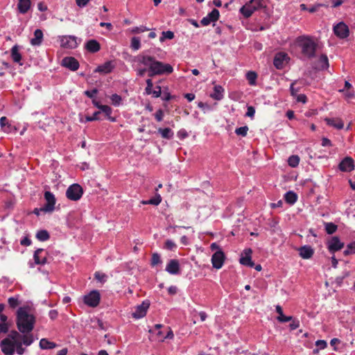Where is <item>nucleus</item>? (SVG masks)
Segmentation results:
<instances>
[{
    "instance_id": "50",
    "label": "nucleus",
    "mask_w": 355,
    "mask_h": 355,
    "mask_svg": "<svg viewBox=\"0 0 355 355\" xmlns=\"http://www.w3.org/2000/svg\"><path fill=\"white\" fill-rule=\"evenodd\" d=\"M101 114V111H97L94 113L92 116H87L85 117V122H89V121H97L99 120L98 115Z\"/></svg>"
},
{
    "instance_id": "11",
    "label": "nucleus",
    "mask_w": 355,
    "mask_h": 355,
    "mask_svg": "<svg viewBox=\"0 0 355 355\" xmlns=\"http://www.w3.org/2000/svg\"><path fill=\"white\" fill-rule=\"evenodd\" d=\"M252 250L250 248H246L243 250L239 262L241 264L252 268L254 266V263L252 261Z\"/></svg>"
},
{
    "instance_id": "59",
    "label": "nucleus",
    "mask_w": 355,
    "mask_h": 355,
    "mask_svg": "<svg viewBox=\"0 0 355 355\" xmlns=\"http://www.w3.org/2000/svg\"><path fill=\"white\" fill-rule=\"evenodd\" d=\"M10 337L12 339V341L20 340L19 339L21 338V335H20V334L17 331H12L10 334Z\"/></svg>"
},
{
    "instance_id": "19",
    "label": "nucleus",
    "mask_w": 355,
    "mask_h": 355,
    "mask_svg": "<svg viewBox=\"0 0 355 355\" xmlns=\"http://www.w3.org/2000/svg\"><path fill=\"white\" fill-rule=\"evenodd\" d=\"M343 246L344 243L337 236H334L329 243L328 248L331 252H336L341 250Z\"/></svg>"
},
{
    "instance_id": "23",
    "label": "nucleus",
    "mask_w": 355,
    "mask_h": 355,
    "mask_svg": "<svg viewBox=\"0 0 355 355\" xmlns=\"http://www.w3.org/2000/svg\"><path fill=\"white\" fill-rule=\"evenodd\" d=\"M325 121L327 122V125L332 126L338 130H341L344 127L343 121L338 118H327L325 119Z\"/></svg>"
},
{
    "instance_id": "33",
    "label": "nucleus",
    "mask_w": 355,
    "mask_h": 355,
    "mask_svg": "<svg viewBox=\"0 0 355 355\" xmlns=\"http://www.w3.org/2000/svg\"><path fill=\"white\" fill-rule=\"evenodd\" d=\"M162 201V197L159 194H156V196L148 200H143L141 203L144 205H158Z\"/></svg>"
},
{
    "instance_id": "5",
    "label": "nucleus",
    "mask_w": 355,
    "mask_h": 355,
    "mask_svg": "<svg viewBox=\"0 0 355 355\" xmlns=\"http://www.w3.org/2000/svg\"><path fill=\"white\" fill-rule=\"evenodd\" d=\"M101 295L98 291H92L84 296V303L90 307H96L100 302Z\"/></svg>"
},
{
    "instance_id": "40",
    "label": "nucleus",
    "mask_w": 355,
    "mask_h": 355,
    "mask_svg": "<svg viewBox=\"0 0 355 355\" xmlns=\"http://www.w3.org/2000/svg\"><path fill=\"white\" fill-rule=\"evenodd\" d=\"M219 16V11L216 8L213 9L211 12L207 15L208 18L211 22L216 21L218 19Z\"/></svg>"
},
{
    "instance_id": "41",
    "label": "nucleus",
    "mask_w": 355,
    "mask_h": 355,
    "mask_svg": "<svg viewBox=\"0 0 355 355\" xmlns=\"http://www.w3.org/2000/svg\"><path fill=\"white\" fill-rule=\"evenodd\" d=\"M131 48L135 50H139L141 47L140 39L137 37H134L131 40Z\"/></svg>"
},
{
    "instance_id": "46",
    "label": "nucleus",
    "mask_w": 355,
    "mask_h": 355,
    "mask_svg": "<svg viewBox=\"0 0 355 355\" xmlns=\"http://www.w3.org/2000/svg\"><path fill=\"white\" fill-rule=\"evenodd\" d=\"M248 130H249L248 127L247 125H244V126L236 128L235 130V133L237 135L245 137L248 134Z\"/></svg>"
},
{
    "instance_id": "25",
    "label": "nucleus",
    "mask_w": 355,
    "mask_h": 355,
    "mask_svg": "<svg viewBox=\"0 0 355 355\" xmlns=\"http://www.w3.org/2000/svg\"><path fill=\"white\" fill-rule=\"evenodd\" d=\"M254 11L255 9L250 5L249 2L240 9L241 13L246 18L250 17Z\"/></svg>"
},
{
    "instance_id": "55",
    "label": "nucleus",
    "mask_w": 355,
    "mask_h": 355,
    "mask_svg": "<svg viewBox=\"0 0 355 355\" xmlns=\"http://www.w3.org/2000/svg\"><path fill=\"white\" fill-rule=\"evenodd\" d=\"M99 110L104 112L107 116H110V115L112 114V108L108 105H102Z\"/></svg>"
},
{
    "instance_id": "15",
    "label": "nucleus",
    "mask_w": 355,
    "mask_h": 355,
    "mask_svg": "<svg viewBox=\"0 0 355 355\" xmlns=\"http://www.w3.org/2000/svg\"><path fill=\"white\" fill-rule=\"evenodd\" d=\"M62 65L74 71L78 69L79 62L73 57H65L62 60Z\"/></svg>"
},
{
    "instance_id": "18",
    "label": "nucleus",
    "mask_w": 355,
    "mask_h": 355,
    "mask_svg": "<svg viewBox=\"0 0 355 355\" xmlns=\"http://www.w3.org/2000/svg\"><path fill=\"white\" fill-rule=\"evenodd\" d=\"M300 256L304 259H309L312 257L314 253L313 249L309 245H304L298 249Z\"/></svg>"
},
{
    "instance_id": "44",
    "label": "nucleus",
    "mask_w": 355,
    "mask_h": 355,
    "mask_svg": "<svg viewBox=\"0 0 355 355\" xmlns=\"http://www.w3.org/2000/svg\"><path fill=\"white\" fill-rule=\"evenodd\" d=\"M162 262L160 256L158 253L155 252L152 254L150 264L153 267L157 266Z\"/></svg>"
},
{
    "instance_id": "20",
    "label": "nucleus",
    "mask_w": 355,
    "mask_h": 355,
    "mask_svg": "<svg viewBox=\"0 0 355 355\" xmlns=\"http://www.w3.org/2000/svg\"><path fill=\"white\" fill-rule=\"evenodd\" d=\"M288 58L287 54L284 53H277L273 60L274 66L277 69H282L284 67V61Z\"/></svg>"
},
{
    "instance_id": "43",
    "label": "nucleus",
    "mask_w": 355,
    "mask_h": 355,
    "mask_svg": "<svg viewBox=\"0 0 355 355\" xmlns=\"http://www.w3.org/2000/svg\"><path fill=\"white\" fill-rule=\"evenodd\" d=\"M315 345L318 348L313 349V353H317L318 352L319 349H323L326 348L327 344V342L324 340H318L315 342Z\"/></svg>"
},
{
    "instance_id": "21",
    "label": "nucleus",
    "mask_w": 355,
    "mask_h": 355,
    "mask_svg": "<svg viewBox=\"0 0 355 355\" xmlns=\"http://www.w3.org/2000/svg\"><path fill=\"white\" fill-rule=\"evenodd\" d=\"M86 49L90 53H96L101 49L99 42L96 40H89L85 44Z\"/></svg>"
},
{
    "instance_id": "30",
    "label": "nucleus",
    "mask_w": 355,
    "mask_h": 355,
    "mask_svg": "<svg viewBox=\"0 0 355 355\" xmlns=\"http://www.w3.org/2000/svg\"><path fill=\"white\" fill-rule=\"evenodd\" d=\"M284 199L288 204L293 205L297 200V196L295 192L290 191L286 193Z\"/></svg>"
},
{
    "instance_id": "51",
    "label": "nucleus",
    "mask_w": 355,
    "mask_h": 355,
    "mask_svg": "<svg viewBox=\"0 0 355 355\" xmlns=\"http://www.w3.org/2000/svg\"><path fill=\"white\" fill-rule=\"evenodd\" d=\"M164 248L167 250H174L177 245L173 241L168 239L165 241Z\"/></svg>"
},
{
    "instance_id": "13",
    "label": "nucleus",
    "mask_w": 355,
    "mask_h": 355,
    "mask_svg": "<svg viewBox=\"0 0 355 355\" xmlns=\"http://www.w3.org/2000/svg\"><path fill=\"white\" fill-rule=\"evenodd\" d=\"M0 347L1 351L6 355H13L15 353V345L14 342L11 341L8 338H5L0 343Z\"/></svg>"
},
{
    "instance_id": "29",
    "label": "nucleus",
    "mask_w": 355,
    "mask_h": 355,
    "mask_svg": "<svg viewBox=\"0 0 355 355\" xmlns=\"http://www.w3.org/2000/svg\"><path fill=\"white\" fill-rule=\"evenodd\" d=\"M11 57L15 62L19 63L21 60V55L19 52V48L17 45L12 46L11 49Z\"/></svg>"
},
{
    "instance_id": "28",
    "label": "nucleus",
    "mask_w": 355,
    "mask_h": 355,
    "mask_svg": "<svg viewBox=\"0 0 355 355\" xmlns=\"http://www.w3.org/2000/svg\"><path fill=\"white\" fill-rule=\"evenodd\" d=\"M17 6L19 12L24 14L28 12L31 7V0H19Z\"/></svg>"
},
{
    "instance_id": "32",
    "label": "nucleus",
    "mask_w": 355,
    "mask_h": 355,
    "mask_svg": "<svg viewBox=\"0 0 355 355\" xmlns=\"http://www.w3.org/2000/svg\"><path fill=\"white\" fill-rule=\"evenodd\" d=\"M0 321L1 322L0 323V334L1 333H7L8 331V326L6 323L7 321V316L4 314H1L0 315Z\"/></svg>"
},
{
    "instance_id": "62",
    "label": "nucleus",
    "mask_w": 355,
    "mask_h": 355,
    "mask_svg": "<svg viewBox=\"0 0 355 355\" xmlns=\"http://www.w3.org/2000/svg\"><path fill=\"white\" fill-rule=\"evenodd\" d=\"M152 94H153V96L155 98H158L161 96L162 94V88L160 86H156L155 89L153 91Z\"/></svg>"
},
{
    "instance_id": "9",
    "label": "nucleus",
    "mask_w": 355,
    "mask_h": 355,
    "mask_svg": "<svg viewBox=\"0 0 355 355\" xmlns=\"http://www.w3.org/2000/svg\"><path fill=\"white\" fill-rule=\"evenodd\" d=\"M225 256L221 250H217L211 257V263L214 268L220 269L223 266Z\"/></svg>"
},
{
    "instance_id": "8",
    "label": "nucleus",
    "mask_w": 355,
    "mask_h": 355,
    "mask_svg": "<svg viewBox=\"0 0 355 355\" xmlns=\"http://www.w3.org/2000/svg\"><path fill=\"white\" fill-rule=\"evenodd\" d=\"M334 34L340 39H345L349 36V30L344 22H340L334 26Z\"/></svg>"
},
{
    "instance_id": "34",
    "label": "nucleus",
    "mask_w": 355,
    "mask_h": 355,
    "mask_svg": "<svg viewBox=\"0 0 355 355\" xmlns=\"http://www.w3.org/2000/svg\"><path fill=\"white\" fill-rule=\"evenodd\" d=\"M318 62L320 64V69L323 70L329 67V60L326 55H321V56L319 58Z\"/></svg>"
},
{
    "instance_id": "14",
    "label": "nucleus",
    "mask_w": 355,
    "mask_h": 355,
    "mask_svg": "<svg viewBox=\"0 0 355 355\" xmlns=\"http://www.w3.org/2000/svg\"><path fill=\"white\" fill-rule=\"evenodd\" d=\"M47 252L42 248L37 249L33 254L35 264L44 265L46 263Z\"/></svg>"
},
{
    "instance_id": "54",
    "label": "nucleus",
    "mask_w": 355,
    "mask_h": 355,
    "mask_svg": "<svg viewBox=\"0 0 355 355\" xmlns=\"http://www.w3.org/2000/svg\"><path fill=\"white\" fill-rule=\"evenodd\" d=\"M148 30H149L148 28L144 26H141L139 27L137 26V27L132 28L131 32L135 34H139L140 33H143V32L147 31Z\"/></svg>"
},
{
    "instance_id": "63",
    "label": "nucleus",
    "mask_w": 355,
    "mask_h": 355,
    "mask_svg": "<svg viewBox=\"0 0 355 355\" xmlns=\"http://www.w3.org/2000/svg\"><path fill=\"white\" fill-rule=\"evenodd\" d=\"M254 114H255L254 107L252 106H248L245 115L249 117H253L254 116Z\"/></svg>"
},
{
    "instance_id": "4",
    "label": "nucleus",
    "mask_w": 355,
    "mask_h": 355,
    "mask_svg": "<svg viewBox=\"0 0 355 355\" xmlns=\"http://www.w3.org/2000/svg\"><path fill=\"white\" fill-rule=\"evenodd\" d=\"M83 194V189L78 184H73L70 185L66 191L67 198L73 201L80 200Z\"/></svg>"
},
{
    "instance_id": "7",
    "label": "nucleus",
    "mask_w": 355,
    "mask_h": 355,
    "mask_svg": "<svg viewBox=\"0 0 355 355\" xmlns=\"http://www.w3.org/2000/svg\"><path fill=\"white\" fill-rule=\"evenodd\" d=\"M60 46L65 49H75L78 46L76 37L71 35H63L60 37Z\"/></svg>"
},
{
    "instance_id": "24",
    "label": "nucleus",
    "mask_w": 355,
    "mask_h": 355,
    "mask_svg": "<svg viewBox=\"0 0 355 355\" xmlns=\"http://www.w3.org/2000/svg\"><path fill=\"white\" fill-rule=\"evenodd\" d=\"M224 89L220 85H215L214 87V92L210 94V96L216 101H220L223 98Z\"/></svg>"
},
{
    "instance_id": "57",
    "label": "nucleus",
    "mask_w": 355,
    "mask_h": 355,
    "mask_svg": "<svg viewBox=\"0 0 355 355\" xmlns=\"http://www.w3.org/2000/svg\"><path fill=\"white\" fill-rule=\"evenodd\" d=\"M155 118L157 121L160 122L163 120L164 118V112L162 110L159 109L155 113Z\"/></svg>"
},
{
    "instance_id": "45",
    "label": "nucleus",
    "mask_w": 355,
    "mask_h": 355,
    "mask_svg": "<svg viewBox=\"0 0 355 355\" xmlns=\"http://www.w3.org/2000/svg\"><path fill=\"white\" fill-rule=\"evenodd\" d=\"M162 36L159 38L160 42H164L165 39L172 40L174 37V33L171 31H163Z\"/></svg>"
},
{
    "instance_id": "37",
    "label": "nucleus",
    "mask_w": 355,
    "mask_h": 355,
    "mask_svg": "<svg viewBox=\"0 0 355 355\" xmlns=\"http://www.w3.org/2000/svg\"><path fill=\"white\" fill-rule=\"evenodd\" d=\"M21 342L24 345L26 346L31 345L33 342V336L32 334H24L23 336L21 337Z\"/></svg>"
},
{
    "instance_id": "36",
    "label": "nucleus",
    "mask_w": 355,
    "mask_h": 355,
    "mask_svg": "<svg viewBox=\"0 0 355 355\" xmlns=\"http://www.w3.org/2000/svg\"><path fill=\"white\" fill-rule=\"evenodd\" d=\"M257 78V74L254 71H250L246 73V79L250 85H255Z\"/></svg>"
},
{
    "instance_id": "31",
    "label": "nucleus",
    "mask_w": 355,
    "mask_h": 355,
    "mask_svg": "<svg viewBox=\"0 0 355 355\" xmlns=\"http://www.w3.org/2000/svg\"><path fill=\"white\" fill-rule=\"evenodd\" d=\"M158 132L161 134L162 137L164 139H170L173 136V132L169 128H159Z\"/></svg>"
},
{
    "instance_id": "10",
    "label": "nucleus",
    "mask_w": 355,
    "mask_h": 355,
    "mask_svg": "<svg viewBox=\"0 0 355 355\" xmlns=\"http://www.w3.org/2000/svg\"><path fill=\"white\" fill-rule=\"evenodd\" d=\"M354 161L351 157H345L339 164L338 168L343 172H351L354 170Z\"/></svg>"
},
{
    "instance_id": "58",
    "label": "nucleus",
    "mask_w": 355,
    "mask_h": 355,
    "mask_svg": "<svg viewBox=\"0 0 355 355\" xmlns=\"http://www.w3.org/2000/svg\"><path fill=\"white\" fill-rule=\"evenodd\" d=\"M291 323L289 324V327L291 330H295L300 327V321L297 319H293L291 320Z\"/></svg>"
},
{
    "instance_id": "27",
    "label": "nucleus",
    "mask_w": 355,
    "mask_h": 355,
    "mask_svg": "<svg viewBox=\"0 0 355 355\" xmlns=\"http://www.w3.org/2000/svg\"><path fill=\"white\" fill-rule=\"evenodd\" d=\"M276 311L279 314L277 319L280 322H287L292 320V316H286L284 313L281 306H276Z\"/></svg>"
},
{
    "instance_id": "26",
    "label": "nucleus",
    "mask_w": 355,
    "mask_h": 355,
    "mask_svg": "<svg viewBox=\"0 0 355 355\" xmlns=\"http://www.w3.org/2000/svg\"><path fill=\"white\" fill-rule=\"evenodd\" d=\"M40 347L42 349H51L57 347V344L46 338H42L40 341Z\"/></svg>"
},
{
    "instance_id": "56",
    "label": "nucleus",
    "mask_w": 355,
    "mask_h": 355,
    "mask_svg": "<svg viewBox=\"0 0 355 355\" xmlns=\"http://www.w3.org/2000/svg\"><path fill=\"white\" fill-rule=\"evenodd\" d=\"M249 3L255 9V10L262 7L261 0H251Z\"/></svg>"
},
{
    "instance_id": "49",
    "label": "nucleus",
    "mask_w": 355,
    "mask_h": 355,
    "mask_svg": "<svg viewBox=\"0 0 355 355\" xmlns=\"http://www.w3.org/2000/svg\"><path fill=\"white\" fill-rule=\"evenodd\" d=\"M110 99L112 101V103L114 105V106H118L120 105L121 102V97L116 94H112L110 97Z\"/></svg>"
},
{
    "instance_id": "22",
    "label": "nucleus",
    "mask_w": 355,
    "mask_h": 355,
    "mask_svg": "<svg viewBox=\"0 0 355 355\" xmlns=\"http://www.w3.org/2000/svg\"><path fill=\"white\" fill-rule=\"evenodd\" d=\"M43 33L40 29H36L34 32V37L31 40V44L33 46H40L43 41Z\"/></svg>"
},
{
    "instance_id": "3",
    "label": "nucleus",
    "mask_w": 355,
    "mask_h": 355,
    "mask_svg": "<svg viewBox=\"0 0 355 355\" xmlns=\"http://www.w3.org/2000/svg\"><path fill=\"white\" fill-rule=\"evenodd\" d=\"M297 44L304 58L313 59L316 57L318 44L314 37L307 35L300 36L297 38Z\"/></svg>"
},
{
    "instance_id": "39",
    "label": "nucleus",
    "mask_w": 355,
    "mask_h": 355,
    "mask_svg": "<svg viewBox=\"0 0 355 355\" xmlns=\"http://www.w3.org/2000/svg\"><path fill=\"white\" fill-rule=\"evenodd\" d=\"M13 342L15 345V351L16 350V352L18 354L22 355L25 352V348L22 347V342L21 340H15Z\"/></svg>"
},
{
    "instance_id": "53",
    "label": "nucleus",
    "mask_w": 355,
    "mask_h": 355,
    "mask_svg": "<svg viewBox=\"0 0 355 355\" xmlns=\"http://www.w3.org/2000/svg\"><path fill=\"white\" fill-rule=\"evenodd\" d=\"M146 87L145 89L146 93L147 94H152V88L153 87V83L151 78H148L146 80Z\"/></svg>"
},
{
    "instance_id": "2",
    "label": "nucleus",
    "mask_w": 355,
    "mask_h": 355,
    "mask_svg": "<svg viewBox=\"0 0 355 355\" xmlns=\"http://www.w3.org/2000/svg\"><path fill=\"white\" fill-rule=\"evenodd\" d=\"M35 323V316L32 314H29L25 308L20 307L17 310V327L21 333H31L34 329Z\"/></svg>"
},
{
    "instance_id": "6",
    "label": "nucleus",
    "mask_w": 355,
    "mask_h": 355,
    "mask_svg": "<svg viewBox=\"0 0 355 355\" xmlns=\"http://www.w3.org/2000/svg\"><path fill=\"white\" fill-rule=\"evenodd\" d=\"M46 204L43 207L44 212H52L55 209L56 200L55 196L51 191H46L44 194Z\"/></svg>"
},
{
    "instance_id": "64",
    "label": "nucleus",
    "mask_w": 355,
    "mask_h": 355,
    "mask_svg": "<svg viewBox=\"0 0 355 355\" xmlns=\"http://www.w3.org/2000/svg\"><path fill=\"white\" fill-rule=\"evenodd\" d=\"M324 6V5L321 4V3H318V4L312 6L311 7L308 8V11L309 12H311V13H313V12H316L319 9L320 7H322V6Z\"/></svg>"
},
{
    "instance_id": "47",
    "label": "nucleus",
    "mask_w": 355,
    "mask_h": 355,
    "mask_svg": "<svg viewBox=\"0 0 355 355\" xmlns=\"http://www.w3.org/2000/svg\"><path fill=\"white\" fill-rule=\"evenodd\" d=\"M355 253V241L349 243L347 245L346 250L344 251L345 255H349Z\"/></svg>"
},
{
    "instance_id": "35",
    "label": "nucleus",
    "mask_w": 355,
    "mask_h": 355,
    "mask_svg": "<svg viewBox=\"0 0 355 355\" xmlns=\"http://www.w3.org/2000/svg\"><path fill=\"white\" fill-rule=\"evenodd\" d=\"M36 238L40 241H46L49 239L50 235L46 230H40L36 234Z\"/></svg>"
},
{
    "instance_id": "12",
    "label": "nucleus",
    "mask_w": 355,
    "mask_h": 355,
    "mask_svg": "<svg viewBox=\"0 0 355 355\" xmlns=\"http://www.w3.org/2000/svg\"><path fill=\"white\" fill-rule=\"evenodd\" d=\"M150 303L148 301H144L141 304L138 305L132 315L134 318L139 319L146 315L147 310L149 308Z\"/></svg>"
},
{
    "instance_id": "38",
    "label": "nucleus",
    "mask_w": 355,
    "mask_h": 355,
    "mask_svg": "<svg viewBox=\"0 0 355 355\" xmlns=\"http://www.w3.org/2000/svg\"><path fill=\"white\" fill-rule=\"evenodd\" d=\"M300 157L298 155H291L288 159V164L290 166L295 168L299 165Z\"/></svg>"
},
{
    "instance_id": "52",
    "label": "nucleus",
    "mask_w": 355,
    "mask_h": 355,
    "mask_svg": "<svg viewBox=\"0 0 355 355\" xmlns=\"http://www.w3.org/2000/svg\"><path fill=\"white\" fill-rule=\"evenodd\" d=\"M297 80H295L294 82H293L291 84V87H290V91H291V94L293 96H297V93L299 92L300 91V88L299 87H295V85L297 84Z\"/></svg>"
},
{
    "instance_id": "48",
    "label": "nucleus",
    "mask_w": 355,
    "mask_h": 355,
    "mask_svg": "<svg viewBox=\"0 0 355 355\" xmlns=\"http://www.w3.org/2000/svg\"><path fill=\"white\" fill-rule=\"evenodd\" d=\"M8 302L10 307L12 309L16 308L19 304L18 297H9L8 300Z\"/></svg>"
},
{
    "instance_id": "60",
    "label": "nucleus",
    "mask_w": 355,
    "mask_h": 355,
    "mask_svg": "<svg viewBox=\"0 0 355 355\" xmlns=\"http://www.w3.org/2000/svg\"><path fill=\"white\" fill-rule=\"evenodd\" d=\"M95 279L97 280L103 282L105 281L106 275L103 273H101L99 272H96L94 274Z\"/></svg>"
},
{
    "instance_id": "61",
    "label": "nucleus",
    "mask_w": 355,
    "mask_h": 355,
    "mask_svg": "<svg viewBox=\"0 0 355 355\" xmlns=\"http://www.w3.org/2000/svg\"><path fill=\"white\" fill-rule=\"evenodd\" d=\"M98 93V89L94 88L92 90H86L84 94L89 98H92Z\"/></svg>"
},
{
    "instance_id": "1",
    "label": "nucleus",
    "mask_w": 355,
    "mask_h": 355,
    "mask_svg": "<svg viewBox=\"0 0 355 355\" xmlns=\"http://www.w3.org/2000/svg\"><path fill=\"white\" fill-rule=\"evenodd\" d=\"M134 60L148 66V76L150 78L156 75L170 74L173 71V68L170 64L157 61L153 56L140 54L135 57Z\"/></svg>"
},
{
    "instance_id": "42",
    "label": "nucleus",
    "mask_w": 355,
    "mask_h": 355,
    "mask_svg": "<svg viewBox=\"0 0 355 355\" xmlns=\"http://www.w3.org/2000/svg\"><path fill=\"white\" fill-rule=\"evenodd\" d=\"M325 230L327 234H332L337 230V225L333 223H327L325 224Z\"/></svg>"
},
{
    "instance_id": "17",
    "label": "nucleus",
    "mask_w": 355,
    "mask_h": 355,
    "mask_svg": "<svg viewBox=\"0 0 355 355\" xmlns=\"http://www.w3.org/2000/svg\"><path fill=\"white\" fill-rule=\"evenodd\" d=\"M166 271L171 275H178L180 272V263L178 259H171L166 266Z\"/></svg>"
},
{
    "instance_id": "16",
    "label": "nucleus",
    "mask_w": 355,
    "mask_h": 355,
    "mask_svg": "<svg viewBox=\"0 0 355 355\" xmlns=\"http://www.w3.org/2000/svg\"><path fill=\"white\" fill-rule=\"evenodd\" d=\"M114 68V64L112 61H107L103 64L98 66L95 70V73H100L103 74H107L112 72Z\"/></svg>"
}]
</instances>
